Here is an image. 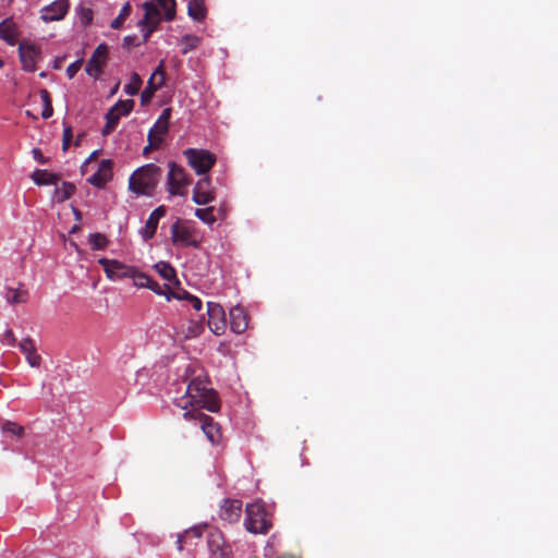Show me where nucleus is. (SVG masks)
<instances>
[{"label": "nucleus", "instance_id": "1", "mask_svg": "<svg viewBox=\"0 0 558 558\" xmlns=\"http://www.w3.org/2000/svg\"><path fill=\"white\" fill-rule=\"evenodd\" d=\"M181 409L191 405L192 409H206L209 412H218L220 401L217 392L208 387L206 379L201 376L194 377L187 385L185 396L178 402Z\"/></svg>", "mask_w": 558, "mask_h": 558}, {"label": "nucleus", "instance_id": "2", "mask_svg": "<svg viewBox=\"0 0 558 558\" xmlns=\"http://www.w3.org/2000/svg\"><path fill=\"white\" fill-rule=\"evenodd\" d=\"M162 175V170L155 163H147L136 169L129 179V189L136 195L151 196Z\"/></svg>", "mask_w": 558, "mask_h": 558}, {"label": "nucleus", "instance_id": "3", "mask_svg": "<svg viewBox=\"0 0 558 558\" xmlns=\"http://www.w3.org/2000/svg\"><path fill=\"white\" fill-rule=\"evenodd\" d=\"M245 529L253 534H267L271 522L267 518V511L262 502L248 504L245 509Z\"/></svg>", "mask_w": 558, "mask_h": 558}, {"label": "nucleus", "instance_id": "4", "mask_svg": "<svg viewBox=\"0 0 558 558\" xmlns=\"http://www.w3.org/2000/svg\"><path fill=\"white\" fill-rule=\"evenodd\" d=\"M169 171L167 174V191L172 196H186L187 186L192 183V179L185 169L171 161L169 162Z\"/></svg>", "mask_w": 558, "mask_h": 558}, {"label": "nucleus", "instance_id": "5", "mask_svg": "<svg viewBox=\"0 0 558 558\" xmlns=\"http://www.w3.org/2000/svg\"><path fill=\"white\" fill-rule=\"evenodd\" d=\"M187 165L197 175H208L216 163V155L206 149L186 148L183 150Z\"/></svg>", "mask_w": 558, "mask_h": 558}, {"label": "nucleus", "instance_id": "6", "mask_svg": "<svg viewBox=\"0 0 558 558\" xmlns=\"http://www.w3.org/2000/svg\"><path fill=\"white\" fill-rule=\"evenodd\" d=\"M171 240L174 245L181 244L194 248L201 246V240L197 236L196 229L186 220L178 219L171 226Z\"/></svg>", "mask_w": 558, "mask_h": 558}, {"label": "nucleus", "instance_id": "7", "mask_svg": "<svg viewBox=\"0 0 558 558\" xmlns=\"http://www.w3.org/2000/svg\"><path fill=\"white\" fill-rule=\"evenodd\" d=\"M183 417L187 421L198 422L202 430L211 444H218L221 438V432L217 423L209 415L203 413L198 409H191L183 413Z\"/></svg>", "mask_w": 558, "mask_h": 558}, {"label": "nucleus", "instance_id": "8", "mask_svg": "<svg viewBox=\"0 0 558 558\" xmlns=\"http://www.w3.org/2000/svg\"><path fill=\"white\" fill-rule=\"evenodd\" d=\"M134 107V100H119L106 114V125L102 129V135L110 134L118 125L122 116H128Z\"/></svg>", "mask_w": 558, "mask_h": 558}, {"label": "nucleus", "instance_id": "9", "mask_svg": "<svg viewBox=\"0 0 558 558\" xmlns=\"http://www.w3.org/2000/svg\"><path fill=\"white\" fill-rule=\"evenodd\" d=\"M98 264L102 266L106 276L110 280L130 278L134 274V266L126 265L117 259L100 258Z\"/></svg>", "mask_w": 558, "mask_h": 558}, {"label": "nucleus", "instance_id": "10", "mask_svg": "<svg viewBox=\"0 0 558 558\" xmlns=\"http://www.w3.org/2000/svg\"><path fill=\"white\" fill-rule=\"evenodd\" d=\"M208 328L216 336H221L227 329V318L223 307L216 302L207 303Z\"/></svg>", "mask_w": 558, "mask_h": 558}, {"label": "nucleus", "instance_id": "11", "mask_svg": "<svg viewBox=\"0 0 558 558\" xmlns=\"http://www.w3.org/2000/svg\"><path fill=\"white\" fill-rule=\"evenodd\" d=\"M209 558H233L231 545L220 531L210 532L207 537Z\"/></svg>", "mask_w": 558, "mask_h": 558}, {"label": "nucleus", "instance_id": "12", "mask_svg": "<svg viewBox=\"0 0 558 558\" xmlns=\"http://www.w3.org/2000/svg\"><path fill=\"white\" fill-rule=\"evenodd\" d=\"M107 60L108 46L106 44H100L96 47L86 64V73L94 78H98L104 71Z\"/></svg>", "mask_w": 558, "mask_h": 558}, {"label": "nucleus", "instance_id": "13", "mask_svg": "<svg viewBox=\"0 0 558 558\" xmlns=\"http://www.w3.org/2000/svg\"><path fill=\"white\" fill-rule=\"evenodd\" d=\"M216 198L215 190L211 186V179L209 175L201 178L194 189L192 201L197 205H206L214 202Z\"/></svg>", "mask_w": 558, "mask_h": 558}, {"label": "nucleus", "instance_id": "14", "mask_svg": "<svg viewBox=\"0 0 558 558\" xmlns=\"http://www.w3.org/2000/svg\"><path fill=\"white\" fill-rule=\"evenodd\" d=\"M40 51L39 49L28 43V41H21L19 45V56L20 60L22 62L23 69L27 72H35L36 71V61L39 58Z\"/></svg>", "mask_w": 558, "mask_h": 558}, {"label": "nucleus", "instance_id": "15", "mask_svg": "<svg viewBox=\"0 0 558 558\" xmlns=\"http://www.w3.org/2000/svg\"><path fill=\"white\" fill-rule=\"evenodd\" d=\"M69 7V0H56L41 9L40 17L45 22L61 21L66 15Z\"/></svg>", "mask_w": 558, "mask_h": 558}, {"label": "nucleus", "instance_id": "16", "mask_svg": "<svg viewBox=\"0 0 558 558\" xmlns=\"http://www.w3.org/2000/svg\"><path fill=\"white\" fill-rule=\"evenodd\" d=\"M112 165L110 159L101 160L98 170L87 179L88 183L102 189L112 179Z\"/></svg>", "mask_w": 558, "mask_h": 558}, {"label": "nucleus", "instance_id": "17", "mask_svg": "<svg viewBox=\"0 0 558 558\" xmlns=\"http://www.w3.org/2000/svg\"><path fill=\"white\" fill-rule=\"evenodd\" d=\"M242 513V501L239 499H226L220 507L219 517L228 523L239 521Z\"/></svg>", "mask_w": 558, "mask_h": 558}, {"label": "nucleus", "instance_id": "18", "mask_svg": "<svg viewBox=\"0 0 558 558\" xmlns=\"http://www.w3.org/2000/svg\"><path fill=\"white\" fill-rule=\"evenodd\" d=\"M166 213H167V209L162 205L157 207L156 209H154L150 213V215L145 223V227L142 230V236L145 241H148L154 238V235L157 231L159 220L162 217H165Z\"/></svg>", "mask_w": 558, "mask_h": 558}, {"label": "nucleus", "instance_id": "19", "mask_svg": "<svg viewBox=\"0 0 558 558\" xmlns=\"http://www.w3.org/2000/svg\"><path fill=\"white\" fill-rule=\"evenodd\" d=\"M230 328L234 333H242L246 330L248 318L245 310L242 306H234L230 310Z\"/></svg>", "mask_w": 558, "mask_h": 558}, {"label": "nucleus", "instance_id": "20", "mask_svg": "<svg viewBox=\"0 0 558 558\" xmlns=\"http://www.w3.org/2000/svg\"><path fill=\"white\" fill-rule=\"evenodd\" d=\"M20 350L25 354L26 361L32 367H39L41 363V357L36 352V345L34 340L29 337L24 338L19 342Z\"/></svg>", "mask_w": 558, "mask_h": 558}, {"label": "nucleus", "instance_id": "21", "mask_svg": "<svg viewBox=\"0 0 558 558\" xmlns=\"http://www.w3.org/2000/svg\"><path fill=\"white\" fill-rule=\"evenodd\" d=\"M143 9L145 13L143 19L138 22V26L153 25L157 27L160 22V11L157 5L147 1L143 4Z\"/></svg>", "mask_w": 558, "mask_h": 558}, {"label": "nucleus", "instance_id": "22", "mask_svg": "<svg viewBox=\"0 0 558 558\" xmlns=\"http://www.w3.org/2000/svg\"><path fill=\"white\" fill-rule=\"evenodd\" d=\"M19 32L12 19H5L0 23V38L13 46L17 38Z\"/></svg>", "mask_w": 558, "mask_h": 558}, {"label": "nucleus", "instance_id": "23", "mask_svg": "<svg viewBox=\"0 0 558 558\" xmlns=\"http://www.w3.org/2000/svg\"><path fill=\"white\" fill-rule=\"evenodd\" d=\"M187 14L194 21L203 22L207 15L205 0H189Z\"/></svg>", "mask_w": 558, "mask_h": 558}, {"label": "nucleus", "instance_id": "24", "mask_svg": "<svg viewBox=\"0 0 558 558\" xmlns=\"http://www.w3.org/2000/svg\"><path fill=\"white\" fill-rule=\"evenodd\" d=\"M169 128L165 124H159L157 121L154 126L148 131L147 140L155 146L160 147L163 142V136L168 133Z\"/></svg>", "mask_w": 558, "mask_h": 558}, {"label": "nucleus", "instance_id": "25", "mask_svg": "<svg viewBox=\"0 0 558 558\" xmlns=\"http://www.w3.org/2000/svg\"><path fill=\"white\" fill-rule=\"evenodd\" d=\"M32 179L37 185H57L60 180V177L57 173H52L43 169H37L32 174Z\"/></svg>", "mask_w": 558, "mask_h": 558}, {"label": "nucleus", "instance_id": "26", "mask_svg": "<svg viewBox=\"0 0 558 558\" xmlns=\"http://www.w3.org/2000/svg\"><path fill=\"white\" fill-rule=\"evenodd\" d=\"M155 270L168 282L177 280L174 268L167 262H159L154 266Z\"/></svg>", "mask_w": 558, "mask_h": 558}, {"label": "nucleus", "instance_id": "27", "mask_svg": "<svg viewBox=\"0 0 558 558\" xmlns=\"http://www.w3.org/2000/svg\"><path fill=\"white\" fill-rule=\"evenodd\" d=\"M75 185L71 182H63L60 187L56 189L54 198L57 202L62 203L69 199L75 193Z\"/></svg>", "mask_w": 558, "mask_h": 558}, {"label": "nucleus", "instance_id": "28", "mask_svg": "<svg viewBox=\"0 0 558 558\" xmlns=\"http://www.w3.org/2000/svg\"><path fill=\"white\" fill-rule=\"evenodd\" d=\"M215 210L214 206L197 208L195 209V216L204 223L211 226L219 219V217L215 215Z\"/></svg>", "mask_w": 558, "mask_h": 558}, {"label": "nucleus", "instance_id": "29", "mask_svg": "<svg viewBox=\"0 0 558 558\" xmlns=\"http://www.w3.org/2000/svg\"><path fill=\"white\" fill-rule=\"evenodd\" d=\"M203 529L199 526L186 530L183 534H180L178 536L177 545L178 549L182 550L184 544L187 543L190 538H199L202 537Z\"/></svg>", "mask_w": 558, "mask_h": 558}, {"label": "nucleus", "instance_id": "30", "mask_svg": "<svg viewBox=\"0 0 558 558\" xmlns=\"http://www.w3.org/2000/svg\"><path fill=\"white\" fill-rule=\"evenodd\" d=\"M163 11L166 21H172L175 17V0H154Z\"/></svg>", "mask_w": 558, "mask_h": 558}, {"label": "nucleus", "instance_id": "31", "mask_svg": "<svg viewBox=\"0 0 558 558\" xmlns=\"http://www.w3.org/2000/svg\"><path fill=\"white\" fill-rule=\"evenodd\" d=\"M162 85H159V82L155 81L154 77H149L147 82L146 88L143 90L141 95V101L143 105L148 104L154 94L161 87Z\"/></svg>", "mask_w": 558, "mask_h": 558}, {"label": "nucleus", "instance_id": "32", "mask_svg": "<svg viewBox=\"0 0 558 558\" xmlns=\"http://www.w3.org/2000/svg\"><path fill=\"white\" fill-rule=\"evenodd\" d=\"M40 99L43 101L44 109L41 111V117L44 119H49L53 114L52 101L50 97V93L43 88L39 92Z\"/></svg>", "mask_w": 558, "mask_h": 558}, {"label": "nucleus", "instance_id": "33", "mask_svg": "<svg viewBox=\"0 0 558 558\" xmlns=\"http://www.w3.org/2000/svg\"><path fill=\"white\" fill-rule=\"evenodd\" d=\"M88 243H89L92 250H94V251L104 250L108 246L109 240L107 239V236L105 234L96 232V233L89 234Z\"/></svg>", "mask_w": 558, "mask_h": 558}, {"label": "nucleus", "instance_id": "34", "mask_svg": "<svg viewBox=\"0 0 558 558\" xmlns=\"http://www.w3.org/2000/svg\"><path fill=\"white\" fill-rule=\"evenodd\" d=\"M1 430L3 433L11 434L13 436H16L19 438L24 436V427L15 422L12 421H5L1 425Z\"/></svg>", "mask_w": 558, "mask_h": 558}, {"label": "nucleus", "instance_id": "35", "mask_svg": "<svg viewBox=\"0 0 558 558\" xmlns=\"http://www.w3.org/2000/svg\"><path fill=\"white\" fill-rule=\"evenodd\" d=\"M181 44L183 46L182 53L186 54L191 50L198 47V45L201 44V38L196 35L187 34L182 37Z\"/></svg>", "mask_w": 558, "mask_h": 558}, {"label": "nucleus", "instance_id": "36", "mask_svg": "<svg viewBox=\"0 0 558 558\" xmlns=\"http://www.w3.org/2000/svg\"><path fill=\"white\" fill-rule=\"evenodd\" d=\"M142 78L137 73H132L129 84L124 86V93L131 96L136 95L142 86Z\"/></svg>", "mask_w": 558, "mask_h": 558}, {"label": "nucleus", "instance_id": "37", "mask_svg": "<svg viewBox=\"0 0 558 558\" xmlns=\"http://www.w3.org/2000/svg\"><path fill=\"white\" fill-rule=\"evenodd\" d=\"M131 10L132 9L130 2L124 3L120 10L119 15L111 22V28L119 29L123 25L128 16L131 14Z\"/></svg>", "mask_w": 558, "mask_h": 558}, {"label": "nucleus", "instance_id": "38", "mask_svg": "<svg viewBox=\"0 0 558 558\" xmlns=\"http://www.w3.org/2000/svg\"><path fill=\"white\" fill-rule=\"evenodd\" d=\"M150 278L148 275L140 271L136 267H134V274L131 276L134 286L137 288H146L148 283H150Z\"/></svg>", "mask_w": 558, "mask_h": 558}, {"label": "nucleus", "instance_id": "39", "mask_svg": "<svg viewBox=\"0 0 558 558\" xmlns=\"http://www.w3.org/2000/svg\"><path fill=\"white\" fill-rule=\"evenodd\" d=\"M7 295V300L11 304L24 303L26 301V292H20L19 290H10Z\"/></svg>", "mask_w": 558, "mask_h": 558}, {"label": "nucleus", "instance_id": "40", "mask_svg": "<svg viewBox=\"0 0 558 558\" xmlns=\"http://www.w3.org/2000/svg\"><path fill=\"white\" fill-rule=\"evenodd\" d=\"M150 77H154L155 81L159 82V85L165 84L166 80V72H165V61L161 60L157 66V69L154 71V73L150 75Z\"/></svg>", "mask_w": 558, "mask_h": 558}, {"label": "nucleus", "instance_id": "41", "mask_svg": "<svg viewBox=\"0 0 558 558\" xmlns=\"http://www.w3.org/2000/svg\"><path fill=\"white\" fill-rule=\"evenodd\" d=\"M204 331V327L199 323L191 322L185 338H195Z\"/></svg>", "mask_w": 558, "mask_h": 558}, {"label": "nucleus", "instance_id": "42", "mask_svg": "<svg viewBox=\"0 0 558 558\" xmlns=\"http://www.w3.org/2000/svg\"><path fill=\"white\" fill-rule=\"evenodd\" d=\"M146 288L151 290L153 292H155L158 295H165L166 294V290H169V286L168 284H165L163 288H162L153 278H150V283H148V286H146Z\"/></svg>", "mask_w": 558, "mask_h": 558}, {"label": "nucleus", "instance_id": "43", "mask_svg": "<svg viewBox=\"0 0 558 558\" xmlns=\"http://www.w3.org/2000/svg\"><path fill=\"white\" fill-rule=\"evenodd\" d=\"M73 137L72 128L65 126L63 130V136H62V149L65 151L70 147L71 141Z\"/></svg>", "mask_w": 558, "mask_h": 558}, {"label": "nucleus", "instance_id": "44", "mask_svg": "<svg viewBox=\"0 0 558 558\" xmlns=\"http://www.w3.org/2000/svg\"><path fill=\"white\" fill-rule=\"evenodd\" d=\"M82 63H83V60L80 59V60H76L74 61L73 63H71L68 68H66V74L69 76V78H73L75 76V74L80 71L81 66H82Z\"/></svg>", "mask_w": 558, "mask_h": 558}, {"label": "nucleus", "instance_id": "45", "mask_svg": "<svg viewBox=\"0 0 558 558\" xmlns=\"http://www.w3.org/2000/svg\"><path fill=\"white\" fill-rule=\"evenodd\" d=\"M170 118H171V109L170 108H166V109L162 110L161 114L157 119V122L159 124H165L166 126L169 128V125H170Z\"/></svg>", "mask_w": 558, "mask_h": 558}, {"label": "nucleus", "instance_id": "46", "mask_svg": "<svg viewBox=\"0 0 558 558\" xmlns=\"http://www.w3.org/2000/svg\"><path fill=\"white\" fill-rule=\"evenodd\" d=\"M170 118H171V109L170 108H166V109L162 110L161 114L157 119V122L159 124H165L166 126L169 128V125H170Z\"/></svg>", "mask_w": 558, "mask_h": 558}, {"label": "nucleus", "instance_id": "47", "mask_svg": "<svg viewBox=\"0 0 558 558\" xmlns=\"http://www.w3.org/2000/svg\"><path fill=\"white\" fill-rule=\"evenodd\" d=\"M3 343H7L8 345H15L16 344V338L11 329L5 330L3 333V337L1 339Z\"/></svg>", "mask_w": 558, "mask_h": 558}, {"label": "nucleus", "instance_id": "48", "mask_svg": "<svg viewBox=\"0 0 558 558\" xmlns=\"http://www.w3.org/2000/svg\"><path fill=\"white\" fill-rule=\"evenodd\" d=\"M32 154H33L34 159L41 165H45L49 161V159L44 156L43 151L39 148H34L32 150Z\"/></svg>", "mask_w": 558, "mask_h": 558}, {"label": "nucleus", "instance_id": "49", "mask_svg": "<svg viewBox=\"0 0 558 558\" xmlns=\"http://www.w3.org/2000/svg\"><path fill=\"white\" fill-rule=\"evenodd\" d=\"M143 29H145L144 34H143V44L147 43L150 35L153 34L154 31H156V26H153V25H144V26H141Z\"/></svg>", "mask_w": 558, "mask_h": 558}, {"label": "nucleus", "instance_id": "50", "mask_svg": "<svg viewBox=\"0 0 558 558\" xmlns=\"http://www.w3.org/2000/svg\"><path fill=\"white\" fill-rule=\"evenodd\" d=\"M189 302L195 311H201L203 307L202 300L195 295L191 296Z\"/></svg>", "mask_w": 558, "mask_h": 558}, {"label": "nucleus", "instance_id": "51", "mask_svg": "<svg viewBox=\"0 0 558 558\" xmlns=\"http://www.w3.org/2000/svg\"><path fill=\"white\" fill-rule=\"evenodd\" d=\"M137 37L135 35L133 36H125L123 39V46L124 47H131V46H138L140 44L135 43Z\"/></svg>", "mask_w": 558, "mask_h": 558}, {"label": "nucleus", "instance_id": "52", "mask_svg": "<svg viewBox=\"0 0 558 558\" xmlns=\"http://www.w3.org/2000/svg\"><path fill=\"white\" fill-rule=\"evenodd\" d=\"M173 296L179 300L190 301V298L193 295L191 293H189L187 291H181V292H178L177 294H173Z\"/></svg>", "mask_w": 558, "mask_h": 558}, {"label": "nucleus", "instance_id": "53", "mask_svg": "<svg viewBox=\"0 0 558 558\" xmlns=\"http://www.w3.org/2000/svg\"><path fill=\"white\" fill-rule=\"evenodd\" d=\"M73 214L76 221H80L82 219V213L77 208H73Z\"/></svg>", "mask_w": 558, "mask_h": 558}, {"label": "nucleus", "instance_id": "54", "mask_svg": "<svg viewBox=\"0 0 558 558\" xmlns=\"http://www.w3.org/2000/svg\"><path fill=\"white\" fill-rule=\"evenodd\" d=\"M158 147L153 146L149 142L148 145L144 147L143 154L146 155L151 149H157Z\"/></svg>", "mask_w": 558, "mask_h": 558}, {"label": "nucleus", "instance_id": "55", "mask_svg": "<svg viewBox=\"0 0 558 558\" xmlns=\"http://www.w3.org/2000/svg\"><path fill=\"white\" fill-rule=\"evenodd\" d=\"M276 558H302L301 556H295V555H292V554H283L281 556H278Z\"/></svg>", "mask_w": 558, "mask_h": 558}, {"label": "nucleus", "instance_id": "56", "mask_svg": "<svg viewBox=\"0 0 558 558\" xmlns=\"http://www.w3.org/2000/svg\"><path fill=\"white\" fill-rule=\"evenodd\" d=\"M118 88H119V84H117V85L114 86V88H112L111 94H114V93L117 92V89H118Z\"/></svg>", "mask_w": 558, "mask_h": 558}, {"label": "nucleus", "instance_id": "57", "mask_svg": "<svg viewBox=\"0 0 558 558\" xmlns=\"http://www.w3.org/2000/svg\"><path fill=\"white\" fill-rule=\"evenodd\" d=\"M77 229H78V227H77V226H74V227L72 228V232H75Z\"/></svg>", "mask_w": 558, "mask_h": 558}, {"label": "nucleus", "instance_id": "58", "mask_svg": "<svg viewBox=\"0 0 558 558\" xmlns=\"http://www.w3.org/2000/svg\"><path fill=\"white\" fill-rule=\"evenodd\" d=\"M2 66H3V62H2V60L0 59V68H2Z\"/></svg>", "mask_w": 558, "mask_h": 558}, {"label": "nucleus", "instance_id": "59", "mask_svg": "<svg viewBox=\"0 0 558 558\" xmlns=\"http://www.w3.org/2000/svg\"><path fill=\"white\" fill-rule=\"evenodd\" d=\"M12 0H8V2H11Z\"/></svg>", "mask_w": 558, "mask_h": 558}]
</instances>
